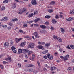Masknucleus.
Returning a JSON list of instances; mask_svg holds the SVG:
<instances>
[{"mask_svg": "<svg viewBox=\"0 0 74 74\" xmlns=\"http://www.w3.org/2000/svg\"><path fill=\"white\" fill-rule=\"evenodd\" d=\"M35 45L32 43H30L29 45L28 46V48H34Z\"/></svg>", "mask_w": 74, "mask_h": 74, "instance_id": "f257e3e1", "label": "nucleus"}, {"mask_svg": "<svg viewBox=\"0 0 74 74\" xmlns=\"http://www.w3.org/2000/svg\"><path fill=\"white\" fill-rule=\"evenodd\" d=\"M31 4L34 5H36L37 4L36 1V0H32L31 1Z\"/></svg>", "mask_w": 74, "mask_h": 74, "instance_id": "f03ea898", "label": "nucleus"}, {"mask_svg": "<svg viewBox=\"0 0 74 74\" xmlns=\"http://www.w3.org/2000/svg\"><path fill=\"white\" fill-rule=\"evenodd\" d=\"M69 58L70 56H69V55H66L64 57V60H67Z\"/></svg>", "mask_w": 74, "mask_h": 74, "instance_id": "7ed1b4c3", "label": "nucleus"}, {"mask_svg": "<svg viewBox=\"0 0 74 74\" xmlns=\"http://www.w3.org/2000/svg\"><path fill=\"white\" fill-rule=\"evenodd\" d=\"M66 19L68 21H71L74 19V18L73 17H69V18H66Z\"/></svg>", "mask_w": 74, "mask_h": 74, "instance_id": "20e7f679", "label": "nucleus"}, {"mask_svg": "<svg viewBox=\"0 0 74 74\" xmlns=\"http://www.w3.org/2000/svg\"><path fill=\"white\" fill-rule=\"evenodd\" d=\"M17 13L19 14H22L23 13V9H21L19 11L17 12Z\"/></svg>", "mask_w": 74, "mask_h": 74, "instance_id": "39448f33", "label": "nucleus"}, {"mask_svg": "<svg viewBox=\"0 0 74 74\" xmlns=\"http://www.w3.org/2000/svg\"><path fill=\"white\" fill-rule=\"evenodd\" d=\"M28 51V50L27 49H22V52H23V53H26Z\"/></svg>", "mask_w": 74, "mask_h": 74, "instance_id": "423d86ee", "label": "nucleus"}, {"mask_svg": "<svg viewBox=\"0 0 74 74\" xmlns=\"http://www.w3.org/2000/svg\"><path fill=\"white\" fill-rule=\"evenodd\" d=\"M8 18L7 17H5L4 18H3L1 21H8Z\"/></svg>", "mask_w": 74, "mask_h": 74, "instance_id": "0eeeda50", "label": "nucleus"}, {"mask_svg": "<svg viewBox=\"0 0 74 74\" xmlns=\"http://www.w3.org/2000/svg\"><path fill=\"white\" fill-rule=\"evenodd\" d=\"M25 42H22L21 44L20 45V46L21 47H24L25 46Z\"/></svg>", "mask_w": 74, "mask_h": 74, "instance_id": "6e6552de", "label": "nucleus"}, {"mask_svg": "<svg viewBox=\"0 0 74 74\" xmlns=\"http://www.w3.org/2000/svg\"><path fill=\"white\" fill-rule=\"evenodd\" d=\"M21 40H22V38H20L19 39L16 38L15 39V41L18 43Z\"/></svg>", "mask_w": 74, "mask_h": 74, "instance_id": "1a4fd4ad", "label": "nucleus"}, {"mask_svg": "<svg viewBox=\"0 0 74 74\" xmlns=\"http://www.w3.org/2000/svg\"><path fill=\"white\" fill-rule=\"evenodd\" d=\"M37 48H38V49H42V48H44V47L42 45H39L37 46Z\"/></svg>", "mask_w": 74, "mask_h": 74, "instance_id": "9d476101", "label": "nucleus"}, {"mask_svg": "<svg viewBox=\"0 0 74 74\" xmlns=\"http://www.w3.org/2000/svg\"><path fill=\"white\" fill-rule=\"evenodd\" d=\"M40 19L39 18H37V19H35L34 20V22L35 23H36L37 22H38V21H40Z\"/></svg>", "mask_w": 74, "mask_h": 74, "instance_id": "9b49d317", "label": "nucleus"}, {"mask_svg": "<svg viewBox=\"0 0 74 74\" xmlns=\"http://www.w3.org/2000/svg\"><path fill=\"white\" fill-rule=\"evenodd\" d=\"M22 52V49H18V54H20V53H21Z\"/></svg>", "mask_w": 74, "mask_h": 74, "instance_id": "f8f14e48", "label": "nucleus"}, {"mask_svg": "<svg viewBox=\"0 0 74 74\" xmlns=\"http://www.w3.org/2000/svg\"><path fill=\"white\" fill-rule=\"evenodd\" d=\"M40 27L42 29H45L46 26L43 25H41Z\"/></svg>", "mask_w": 74, "mask_h": 74, "instance_id": "ddd939ff", "label": "nucleus"}, {"mask_svg": "<svg viewBox=\"0 0 74 74\" xmlns=\"http://www.w3.org/2000/svg\"><path fill=\"white\" fill-rule=\"evenodd\" d=\"M56 22H57V21H56V20L55 19H53L52 20V23L53 24H55V23H56Z\"/></svg>", "mask_w": 74, "mask_h": 74, "instance_id": "4468645a", "label": "nucleus"}, {"mask_svg": "<svg viewBox=\"0 0 74 74\" xmlns=\"http://www.w3.org/2000/svg\"><path fill=\"white\" fill-rule=\"evenodd\" d=\"M9 0H5L3 1V3L4 4H6V3H8L9 2Z\"/></svg>", "mask_w": 74, "mask_h": 74, "instance_id": "2eb2a0df", "label": "nucleus"}, {"mask_svg": "<svg viewBox=\"0 0 74 74\" xmlns=\"http://www.w3.org/2000/svg\"><path fill=\"white\" fill-rule=\"evenodd\" d=\"M70 14H73L74 15V9L72 10H71L70 11Z\"/></svg>", "mask_w": 74, "mask_h": 74, "instance_id": "dca6fc26", "label": "nucleus"}, {"mask_svg": "<svg viewBox=\"0 0 74 74\" xmlns=\"http://www.w3.org/2000/svg\"><path fill=\"white\" fill-rule=\"evenodd\" d=\"M48 52V50H46L45 51L43 52L42 53L43 54H46V53H47Z\"/></svg>", "mask_w": 74, "mask_h": 74, "instance_id": "f3484780", "label": "nucleus"}, {"mask_svg": "<svg viewBox=\"0 0 74 74\" xmlns=\"http://www.w3.org/2000/svg\"><path fill=\"white\" fill-rule=\"evenodd\" d=\"M33 22V21H27V23H29V24H30L31 23H32Z\"/></svg>", "mask_w": 74, "mask_h": 74, "instance_id": "a211bd4d", "label": "nucleus"}, {"mask_svg": "<svg viewBox=\"0 0 74 74\" xmlns=\"http://www.w3.org/2000/svg\"><path fill=\"white\" fill-rule=\"evenodd\" d=\"M5 60H9L10 62H11V58L10 57H8V58H6Z\"/></svg>", "mask_w": 74, "mask_h": 74, "instance_id": "6ab92c4d", "label": "nucleus"}, {"mask_svg": "<svg viewBox=\"0 0 74 74\" xmlns=\"http://www.w3.org/2000/svg\"><path fill=\"white\" fill-rule=\"evenodd\" d=\"M57 40L58 41H59V42H62V39L59 37H58Z\"/></svg>", "mask_w": 74, "mask_h": 74, "instance_id": "aec40b11", "label": "nucleus"}, {"mask_svg": "<svg viewBox=\"0 0 74 74\" xmlns=\"http://www.w3.org/2000/svg\"><path fill=\"white\" fill-rule=\"evenodd\" d=\"M34 65L32 64H29L27 65V67H33Z\"/></svg>", "mask_w": 74, "mask_h": 74, "instance_id": "412c9836", "label": "nucleus"}, {"mask_svg": "<svg viewBox=\"0 0 74 74\" xmlns=\"http://www.w3.org/2000/svg\"><path fill=\"white\" fill-rule=\"evenodd\" d=\"M33 14L32 13L30 14L28 16V18H30L31 17H33Z\"/></svg>", "mask_w": 74, "mask_h": 74, "instance_id": "4be33fe9", "label": "nucleus"}, {"mask_svg": "<svg viewBox=\"0 0 74 74\" xmlns=\"http://www.w3.org/2000/svg\"><path fill=\"white\" fill-rule=\"evenodd\" d=\"M13 5H14V6H12V8H13V9H14L15 7H16V5H16V4L14 3L13 4Z\"/></svg>", "mask_w": 74, "mask_h": 74, "instance_id": "5701e85b", "label": "nucleus"}, {"mask_svg": "<svg viewBox=\"0 0 74 74\" xmlns=\"http://www.w3.org/2000/svg\"><path fill=\"white\" fill-rule=\"evenodd\" d=\"M51 18V16L49 15H46L45 17V18H47V19H49Z\"/></svg>", "mask_w": 74, "mask_h": 74, "instance_id": "b1692460", "label": "nucleus"}, {"mask_svg": "<svg viewBox=\"0 0 74 74\" xmlns=\"http://www.w3.org/2000/svg\"><path fill=\"white\" fill-rule=\"evenodd\" d=\"M15 49H16V48L14 46H12L11 47V49H12V51H14L15 50Z\"/></svg>", "mask_w": 74, "mask_h": 74, "instance_id": "393cba45", "label": "nucleus"}, {"mask_svg": "<svg viewBox=\"0 0 74 74\" xmlns=\"http://www.w3.org/2000/svg\"><path fill=\"white\" fill-rule=\"evenodd\" d=\"M61 30L62 33H63L64 32V31H65V30L63 29V28H61Z\"/></svg>", "mask_w": 74, "mask_h": 74, "instance_id": "a878e982", "label": "nucleus"}, {"mask_svg": "<svg viewBox=\"0 0 74 74\" xmlns=\"http://www.w3.org/2000/svg\"><path fill=\"white\" fill-rule=\"evenodd\" d=\"M49 45H50V43H46L45 45V47H49Z\"/></svg>", "mask_w": 74, "mask_h": 74, "instance_id": "bb28decb", "label": "nucleus"}, {"mask_svg": "<svg viewBox=\"0 0 74 74\" xmlns=\"http://www.w3.org/2000/svg\"><path fill=\"white\" fill-rule=\"evenodd\" d=\"M45 44V42H38V44H39V45H40L41 44V45H44V44Z\"/></svg>", "mask_w": 74, "mask_h": 74, "instance_id": "cd10ccee", "label": "nucleus"}, {"mask_svg": "<svg viewBox=\"0 0 74 74\" xmlns=\"http://www.w3.org/2000/svg\"><path fill=\"white\" fill-rule=\"evenodd\" d=\"M34 27H38V26H39V25L37 24H34Z\"/></svg>", "mask_w": 74, "mask_h": 74, "instance_id": "c85d7f7f", "label": "nucleus"}, {"mask_svg": "<svg viewBox=\"0 0 74 74\" xmlns=\"http://www.w3.org/2000/svg\"><path fill=\"white\" fill-rule=\"evenodd\" d=\"M53 38L55 40H57L58 39V38L57 37V36L54 35L53 36Z\"/></svg>", "mask_w": 74, "mask_h": 74, "instance_id": "c756f323", "label": "nucleus"}, {"mask_svg": "<svg viewBox=\"0 0 74 74\" xmlns=\"http://www.w3.org/2000/svg\"><path fill=\"white\" fill-rule=\"evenodd\" d=\"M48 11L50 13H51L53 11V10L52 9H49L48 10Z\"/></svg>", "mask_w": 74, "mask_h": 74, "instance_id": "7c9ffc66", "label": "nucleus"}, {"mask_svg": "<svg viewBox=\"0 0 74 74\" xmlns=\"http://www.w3.org/2000/svg\"><path fill=\"white\" fill-rule=\"evenodd\" d=\"M23 26L24 27H27L28 26L27 24H24L23 25Z\"/></svg>", "mask_w": 74, "mask_h": 74, "instance_id": "2f4dec72", "label": "nucleus"}, {"mask_svg": "<svg viewBox=\"0 0 74 74\" xmlns=\"http://www.w3.org/2000/svg\"><path fill=\"white\" fill-rule=\"evenodd\" d=\"M21 66H22L21 65V64L19 63H18V67L20 68V67H21Z\"/></svg>", "mask_w": 74, "mask_h": 74, "instance_id": "473e14b6", "label": "nucleus"}, {"mask_svg": "<svg viewBox=\"0 0 74 74\" xmlns=\"http://www.w3.org/2000/svg\"><path fill=\"white\" fill-rule=\"evenodd\" d=\"M33 72L34 74H37L38 73V71L37 70H34L33 71Z\"/></svg>", "mask_w": 74, "mask_h": 74, "instance_id": "72a5a7b5", "label": "nucleus"}, {"mask_svg": "<svg viewBox=\"0 0 74 74\" xmlns=\"http://www.w3.org/2000/svg\"><path fill=\"white\" fill-rule=\"evenodd\" d=\"M37 13H38V11H35L34 12V15H36Z\"/></svg>", "mask_w": 74, "mask_h": 74, "instance_id": "f704fd0d", "label": "nucleus"}, {"mask_svg": "<svg viewBox=\"0 0 74 74\" xmlns=\"http://www.w3.org/2000/svg\"><path fill=\"white\" fill-rule=\"evenodd\" d=\"M32 51H29L28 53V55L29 56V55H30L32 54Z\"/></svg>", "mask_w": 74, "mask_h": 74, "instance_id": "c9c22d12", "label": "nucleus"}, {"mask_svg": "<svg viewBox=\"0 0 74 74\" xmlns=\"http://www.w3.org/2000/svg\"><path fill=\"white\" fill-rule=\"evenodd\" d=\"M32 71H33V69L32 68L29 69H28V71L32 72Z\"/></svg>", "mask_w": 74, "mask_h": 74, "instance_id": "e433bc0d", "label": "nucleus"}, {"mask_svg": "<svg viewBox=\"0 0 74 74\" xmlns=\"http://www.w3.org/2000/svg\"><path fill=\"white\" fill-rule=\"evenodd\" d=\"M26 8H23V12H26Z\"/></svg>", "mask_w": 74, "mask_h": 74, "instance_id": "4c0bfd02", "label": "nucleus"}, {"mask_svg": "<svg viewBox=\"0 0 74 74\" xmlns=\"http://www.w3.org/2000/svg\"><path fill=\"white\" fill-rule=\"evenodd\" d=\"M17 21L18 19L17 18L14 19L12 20L13 22H15V21Z\"/></svg>", "mask_w": 74, "mask_h": 74, "instance_id": "58836bf2", "label": "nucleus"}, {"mask_svg": "<svg viewBox=\"0 0 74 74\" xmlns=\"http://www.w3.org/2000/svg\"><path fill=\"white\" fill-rule=\"evenodd\" d=\"M8 42H6L5 43H4V45L5 46V47H6V46H8V45H8Z\"/></svg>", "mask_w": 74, "mask_h": 74, "instance_id": "ea45409f", "label": "nucleus"}, {"mask_svg": "<svg viewBox=\"0 0 74 74\" xmlns=\"http://www.w3.org/2000/svg\"><path fill=\"white\" fill-rule=\"evenodd\" d=\"M2 27L3 28H6L7 27V25H2Z\"/></svg>", "mask_w": 74, "mask_h": 74, "instance_id": "a19ab883", "label": "nucleus"}, {"mask_svg": "<svg viewBox=\"0 0 74 74\" xmlns=\"http://www.w3.org/2000/svg\"><path fill=\"white\" fill-rule=\"evenodd\" d=\"M72 69V68L71 67H68V70L70 71V70H71Z\"/></svg>", "mask_w": 74, "mask_h": 74, "instance_id": "79ce46f5", "label": "nucleus"}, {"mask_svg": "<svg viewBox=\"0 0 74 74\" xmlns=\"http://www.w3.org/2000/svg\"><path fill=\"white\" fill-rule=\"evenodd\" d=\"M37 34H38V33L37 32H34V36H35L37 35Z\"/></svg>", "mask_w": 74, "mask_h": 74, "instance_id": "37998d69", "label": "nucleus"}, {"mask_svg": "<svg viewBox=\"0 0 74 74\" xmlns=\"http://www.w3.org/2000/svg\"><path fill=\"white\" fill-rule=\"evenodd\" d=\"M37 63L38 66H39V67H40V66H41V65L40 64V62L38 61H37Z\"/></svg>", "mask_w": 74, "mask_h": 74, "instance_id": "c03bdc74", "label": "nucleus"}, {"mask_svg": "<svg viewBox=\"0 0 74 74\" xmlns=\"http://www.w3.org/2000/svg\"><path fill=\"white\" fill-rule=\"evenodd\" d=\"M9 25H10V26H12L13 25V24H12V23L10 22L9 23Z\"/></svg>", "mask_w": 74, "mask_h": 74, "instance_id": "a18cd8bd", "label": "nucleus"}, {"mask_svg": "<svg viewBox=\"0 0 74 74\" xmlns=\"http://www.w3.org/2000/svg\"><path fill=\"white\" fill-rule=\"evenodd\" d=\"M50 4H55V2L54 1H52L50 3Z\"/></svg>", "mask_w": 74, "mask_h": 74, "instance_id": "49530a36", "label": "nucleus"}, {"mask_svg": "<svg viewBox=\"0 0 74 74\" xmlns=\"http://www.w3.org/2000/svg\"><path fill=\"white\" fill-rule=\"evenodd\" d=\"M7 29L8 30H11V27H7Z\"/></svg>", "mask_w": 74, "mask_h": 74, "instance_id": "de8ad7c7", "label": "nucleus"}, {"mask_svg": "<svg viewBox=\"0 0 74 74\" xmlns=\"http://www.w3.org/2000/svg\"><path fill=\"white\" fill-rule=\"evenodd\" d=\"M60 58H61L62 59H64V57L63 56H60Z\"/></svg>", "mask_w": 74, "mask_h": 74, "instance_id": "09e8293b", "label": "nucleus"}, {"mask_svg": "<svg viewBox=\"0 0 74 74\" xmlns=\"http://www.w3.org/2000/svg\"><path fill=\"white\" fill-rule=\"evenodd\" d=\"M43 70L45 71H47L48 70L47 69H46V68H43Z\"/></svg>", "mask_w": 74, "mask_h": 74, "instance_id": "8fccbe9b", "label": "nucleus"}, {"mask_svg": "<svg viewBox=\"0 0 74 74\" xmlns=\"http://www.w3.org/2000/svg\"><path fill=\"white\" fill-rule=\"evenodd\" d=\"M26 38H29V40H30V37L29 36H27L25 37Z\"/></svg>", "mask_w": 74, "mask_h": 74, "instance_id": "3c124183", "label": "nucleus"}, {"mask_svg": "<svg viewBox=\"0 0 74 74\" xmlns=\"http://www.w3.org/2000/svg\"><path fill=\"white\" fill-rule=\"evenodd\" d=\"M53 56H51L49 58V59L52 60L53 59Z\"/></svg>", "mask_w": 74, "mask_h": 74, "instance_id": "603ef678", "label": "nucleus"}, {"mask_svg": "<svg viewBox=\"0 0 74 74\" xmlns=\"http://www.w3.org/2000/svg\"><path fill=\"white\" fill-rule=\"evenodd\" d=\"M35 37L36 38H39L40 37H39V36H38V34L35 36Z\"/></svg>", "mask_w": 74, "mask_h": 74, "instance_id": "864d4df0", "label": "nucleus"}, {"mask_svg": "<svg viewBox=\"0 0 74 74\" xmlns=\"http://www.w3.org/2000/svg\"><path fill=\"white\" fill-rule=\"evenodd\" d=\"M49 22L48 21H46V22H45V25H49Z\"/></svg>", "mask_w": 74, "mask_h": 74, "instance_id": "5fc2aeb1", "label": "nucleus"}, {"mask_svg": "<svg viewBox=\"0 0 74 74\" xmlns=\"http://www.w3.org/2000/svg\"><path fill=\"white\" fill-rule=\"evenodd\" d=\"M70 47H71L72 49H74V45H71Z\"/></svg>", "mask_w": 74, "mask_h": 74, "instance_id": "6e6d98bb", "label": "nucleus"}, {"mask_svg": "<svg viewBox=\"0 0 74 74\" xmlns=\"http://www.w3.org/2000/svg\"><path fill=\"white\" fill-rule=\"evenodd\" d=\"M43 58L44 59H48V57H47V56H43Z\"/></svg>", "mask_w": 74, "mask_h": 74, "instance_id": "4d7b16f0", "label": "nucleus"}, {"mask_svg": "<svg viewBox=\"0 0 74 74\" xmlns=\"http://www.w3.org/2000/svg\"><path fill=\"white\" fill-rule=\"evenodd\" d=\"M30 59L31 60H32V61H34V58H30Z\"/></svg>", "mask_w": 74, "mask_h": 74, "instance_id": "13d9d810", "label": "nucleus"}, {"mask_svg": "<svg viewBox=\"0 0 74 74\" xmlns=\"http://www.w3.org/2000/svg\"><path fill=\"white\" fill-rule=\"evenodd\" d=\"M50 29L51 30H54V28H53V27L51 26V27Z\"/></svg>", "mask_w": 74, "mask_h": 74, "instance_id": "bf43d9fd", "label": "nucleus"}, {"mask_svg": "<svg viewBox=\"0 0 74 74\" xmlns=\"http://www.w3.org/2000/svg\"><path fill=\"white\" fill-rule=\"evenodd\" d=\"M47 56L48 58H49V57L50 56H51V54H50L48 53L47 55Z\"/></svg>", "mask_w": 74, "mask_h": 74, "instance_id": "052dcab7", "label": "nucleus"}, {"mask_svg": "<svg viewBox=\"0 0 74 74\" xmlns=\"http://www.w3.org/2000/svg\"><path fill=\"white\" fill-rule=\"evenodd\" d=\"M2 10H5V7L4 6H3L1 8Z\"/></svg>", "mask_w": 74, "mask_h": 74, "instance_id": "680f3d73", "label": "nucleus"}, {"mask_svg": "<svg viewBox=\"0 0 74 74\" xmlns=\"http://www.w3.org/2000/svg\"><path fill=\"white\" fill-rule=\"evenodd\" d=\"M59 50L61 52H62L63 51V49H60Z\"/></svg>", "mask_w": 74, "mask_h": 74, "instance_id": "e2e57ef3", "label": "nucleus"}, {"mask_svg": "<svg viewBox=\"0 0 74 74\" xmlns=\"http://www.w3.org/2000/svg\"><path fill=\"white\" fill-rule=\"evenodd\" d=\"M3 63L4 64H6V63H7V62H6V61H3Z\"/></svg>", "mask_w": 74, "mask_h": 74, "instance_id": "0e129e2a", "label": "nucleus"}, {"mask_svg": "<svg viewBox=\"0 0 74 74\" xmlns=\"http://www.w3.org/2000/svg\"><path fill=\"white\" fill-rule=\"evenodd\" d=\"M67 48L69 49H70V46L69 45H68L66 47Z\"/></svg>", "mask_w": 74, "mask_h": 74, "instance_id": "69168bd1", "label": "nucleus"}, {"mask_svg": "<svg viewBox=\"0 0 74 74\" xmlns=\"http://www.w3.org/2000/svg\"><path fill=\"white\" fill-rule=\"evenodd\" d=\"M54 69H53V67H51L50 68V70H51V71H53V70Z\"/></svg>", "mask_w": 74, "mask_h": 74, "instance_id": "338daca9", "label": "nucleus"}, {"mask_svg": "<svg viewBox=\"0 0 74 74\" xmlns=\"http://www.w3.org/2000/svg\"><path fill=\"white\" fill-rule=\"evenodd\" d=\"M56 19H58L59 18V16L58 15H56Z\"/></svg>", "mask_w": 74, "mask_h": 74, "instance_id": "774afa93", "label": "nucleus"}]
</instances>
